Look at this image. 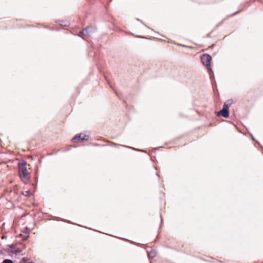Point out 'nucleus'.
<instances>
[{"label": "nucleus", "instance_id": "nucleus-6", "mask_svg": "<svg viewBox=\"0 0 263 263\" xmlns=\"http://www.w3.org/2000/svg\"><path fill=\"white\" fill-rule=\"evenodd\" d=\"M22 236L23 240H25L28 237V233H25L24 235L21 234Z\"/></svg>", "mask_w": 263, "mask_h": 263}, {"label": "nucleus", "instance_id": "nucleus-4", "mask_svg": "<svg viewBox=\"0 0 263 263\" xmlns=\"http://www.w3.org/2000/svg\"><path fill=\"white\" fill-rule=\"evenodd\" d=\"M93 29L91 27H88L80 32V36L83 38L89 36L93 32Z\"/></svg>", "mask_w": 263, "mask_h": 263}, {"label": "nucleus", "instance_id": "nucleus-7", "mask_svg": "<svg viewBox=\"0 0 263 263\" xmlns=\"http://www.w3.org/2000/svg\"><path fill=\"white\" fill-rule=\"evenodd\" d=\"M3 263H13V262L11 259H6L3 260Z\"/></svg>", "mask_w": 263, "mask_h": 263}, {"label": "nucleus", "instance_id": "nucleus-3", "mask_svg": "<svg viewBox=\"0 0 263 263\" xmlns=\"http://www.w3.org/2000/svg\"><path fill=\"white\" fill-rule=\"evenodd\" d=\"M229 107L230 105L225 103L223 106L222 109L217 112V116L218 117L222 116L224 118H228L229 116Z\"/></svg>", "mask_w": 263, "mask_h": 263}, {"label": "nucleus", "instance_id": "nucleus-1", "mask_svg": "<svg viewBox=\"0 0 263 263\" xmlns=\"http://www.w3.org/2000/svg\"><path fill=\"white\" fill-rule=\"evenodd\" d=\"M18 169L21 179L24 183H27L30 176L26 168V162L24 161L20 162L18 164Z\"/></svg>", "mask_w": 263, "mask_h": 263}, {"label": "nucleus", "instance_id": "nucleus-5", "mask_svg": "<svg viewBox=\"0 0 263 263\" xmlns=\"http://www.w3.org/2000/svg\"><path fill=\"white\" fill-rule=\"evenodd\" d=\"M88 138V136L80 134L79 135H77L74 138H73L72 141L76 142L77 141H83L84 140H87Z\"/></svg>", "mask_w": 263, "mask_h": 263}, {"label": "nucleus", "instance_id": "nucleus-9", "mask_svg": "<svg viewBox=\"0 0 263 263\" xmlns=\"http://www.w3.org/2000/svg\"><path fill=\"white\" fill-rule=\"evenodd\" d=\"M112 144L114 145H116V146H120V145L117 144H115V143H114Z\"/></svg>", "mask_w": 263, "mask_h": 263}, {"label": "nucleus", "instance_id": "nucleus-2", "mask_svg": "<svg viewBox=\"0 0 263 263\" xmlns=\"http://www.w3.org/2000/svg\"><path fill=\"white\" fill-rule=\"evenodd\" d=\"M201 61L202 64L206 66V68L209 71L211 70V61H212V58L208 54H203L201 58Z\"/></svg>", "mask_w": 263, "mask_h": 263}, {"label": "nucleus", "instance_id": "nucleus-8", "mask_svg": "<svg viewBox=\"0 0 263 263\" xmlns=\"http://www.w3.org/2000/svg\"><path fill=\"white\" fill-rule=\"evenodd\" d=\"M23 194H24V195H25V196H27V195H29V192H28V191H26V192H25L23 193Z\"/></svg>", "mask_w": 263, "mask_h": 263}]
</instances>
